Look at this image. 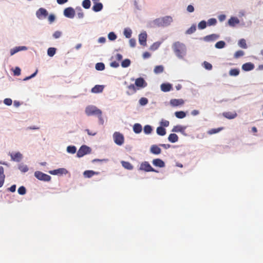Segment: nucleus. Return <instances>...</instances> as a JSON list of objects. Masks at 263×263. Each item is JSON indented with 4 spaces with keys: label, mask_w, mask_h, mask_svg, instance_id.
<instances>
[{
    "label": "nucleus",
    "mask_w": 263,
    "mask_h": 263,
    "mask_svg": "<svg viewBox=\"0 0 263 263\" xmlns=\"http://www.w3.org/2000/svg\"><path fill=\"white\" fill-rule=\"evenodd\" d=\"M173 50L179 58H182L186 53V47L185 45L179 42H176L173 45Z\"/></svg>",
    "instance_id": "nucleus-1"
},
{
    "label": "nucleus",
    "mask_w": 263,
    "mask_h": 263,
    "mask_svg": "<svg viewBox=\"0 0 263 263\" xmlns=\"http://www.w3.org/2000/svg\"><path fill=\"white\" fill-rule=\"evenodd\" d=\"M85 113L88 116L96 115L99 118H102V111L100 109L94 106H88L85 108Z\"/></svg>",
    "instance_id": "nucleus-2"
},
{
    "label": "nucleus",
    "mask_w": 263,
    "mask_h": 263,
    "mask_svg": "<svg viewBox=\"0 0 263 263\" xmlns=\"http://www.w3.org/2000/svg\"><path fill=\"white\" fill-rule=\"evenodd\" d=\"M91 151V149L89 147L85 145H83L81 146L79 149L77 154V156L78 157L81 158L86 154H90Z\"/></svg>",
    "instance_id": "nucleus-3"
},
{
    "label": "nucleus",
    "mask_w": 263,
    "mask_h": 263,
    "mask_svg": "<svg viewBox=\"0 0 263 263\" xmlns=\"http://www.w3.org/2000/svg\"><path fill=\"white\" fill-rule=\"evenodd\" d=\"M113 139L115 143L118 145H122L124 142L123 135L119 132H116L113 134Z\"/></svg>",
    "instance_id": "nucleus-4"
},
{
    "label": "nucleus",
    "mask_w": 263,
    "mask_h": 263,
    "mask_svg": "<svg viewBox=\"0 0 263 263\" xmlns=\"http://www.w3.org/2000/svg\"><path fill=\"white\" fill-rule=\"evenodd\" d=\"M34 176L39 180L44 181H49L51 178L50 176L44 174L40 171H36L34 173Z\"/></svg>",
    "instance_id": "nucleus-5"
},
{
    "label": "nucleus",
    "mask_w": 263,
    "mask_h": 263,
    "mask_svg": "<svg viewBox=\"0 0 263 263\" xmlns=\"http://www.w3.org/2000/svg\"><path fill=\"white\" fill-rule=\"evenodd\" d=\"M172 17L170 16H166L157 20L158 24L162 26H166L172 22Z\"/></svg>",
    "instance_id": "nucleus-6"
},
{
    "label": "nucleus",
    "mask_w": 263,
    "mask_h": 263,
    "mask_svg": "<svg viewBox=\"0 0 263 263\" xmlns=\"http://www.w3.org/2000/svg\"><path fill=\"white\" fill-rule=\"evenodd\" d=\"M139 170L144 171L145 172H158V171H156L154 169L149 163L147 161H144L141 163Z\"/></svg>",
    "instance_id": "nucleus-7"
},
{
    "label": "nucleus",
    "mask_w": 263,
    "mask_h": 263,
    "mask_svg": "<svg viewBox=\"0 0 263 263\" xmlns=\"http://www.w3.org/2000/svg\"><path fill=\"white\" fill-rule=\"evenodd\" d=\"M135 85L139 90L146 87L147 83L143 78H138L135 80Z\"/></svg>",
    "instance_id": "nucleus-8"
},
{
    "label": "nucleus",
    "mask_w": 263,
    "mask_h": 263,
    "mask_svg": "<svg viewBox=\"0 0 263 263\" xmlns=\"http://www.w3.org/2000/svg\"><path fill=\"white\" fill-rule=\"evenodd\" d=\"M75 11L72 7H68L64 10V15L70 18H72L75 15Z\"/></svg>",
    "instance_id": "nucleus-9"
},
{
    "label": "nucleus",
    "mask_w": 263,
    "mask_h": 263,
    "mask_svg": "<svg viewBox=\"0 0 263 263\" xmlns=\"http://www.w3.org/2000/svg\"><path fill=\"white\" fill-rule=\"evenodd\" d=\"M36 15L39 19L45 18L48 15V12L45 9L41 8L36 11Z\"/></svg>",
    "instance_id": "nucleus-10"
},
{
    "label": "nucleus",
    "mask_w": 263,
    "mask_h": 263,
    "mask_svg": "<svg viewBox=\"0 0 263 263\" xmlns=\"http://www.w3.org/2000/svg\"><path fill=\"white\" fill-rule=\"evenodd\" d=\"M147 34L145 32H142L139 35V42L140 45L146 46Z\"/></svg>",
    "instance_id": "nucleus-11"
},
{
    "label": "nucleus",
    "mask_w": 263,
    "mask_h": 263,
    "mask_svg": "<svg viewBox=\"0 0 263 263\" xmlns=\"http://www.w3.org/2000/svg\"><path fill=\"white\" fill-rule=\"evenodd\" d=\"M222 116L227 119H233L237 116V114L235 111L232 112L227 111L223 112L222 113Z\"/></svg>",
    "instance_id": "nucleus-12"
},
{
    "label": "nucleus",
    "mask_w": 263,
    "mask_h": 263,
    "mask_svg": "<svg viewBox=\"0 0 263 263\" xmlns=\"http://www.w3.org/2000/svg\"><path fill=\"white\" fill-rule=\"evenodd\" d=\"M127 88L128 90L126 91V94L128 96H130L135 93L138 90L136 85L133 84H131L130 85H128L127 86Z\"/></svg>",
    "instance_id": "nucleus-13"
},
{
    "label": "nucleus",
    "mask_w": 263,
    "mask_h": 263,
    "mask_svg": "<svg viewBox=\"0 0 263 263\" xmlns=\"http://www.w3.org/2000/svg\"><path fill=\"white\" fill-rule=\"evenodd\" d=\"M184 101L182 99H171L170 101V104L172 106H178L179 105H182L184 104Z\"/></svg>",
    "instance_id": "nucleus-14"
},
{
    "label": "nucleus",
    "mask_w": 263,
    "mask_h": 263,
    "mask_svg": "<svg viewBox=\"0 0 263 263\" xmlns=\"http://www.w3.org/2000/svg\"><path fill=\"white\" fill-rule=\"evenodd\" d=\"M160 87L163 92H168L172 89V85L170 83H163L161 85Z\"/></svg>",
    "instance_id": "nucleus-15"
},
{
    "label": "nucleus",
    "mask_w": 263,
    "mask_h": 263,
    "mask_svg": "<svg viewBox=\"0 0 263 263\" xmlns=\"http://www.w3.org/2000/svg\"><path fill=\"white\" fill-rule=\"evenodd\" d=\"M104 89L103 85H96L92 88L91 91L92 93H97L102 92Z\"/></svg>",
    "instance_id": "nucleus-16"
},
{
    "label": "nucleus",
    "mask_w": 263,
    "mask_h": 263,
    "mask_svg": "<svg viewBox=\"0 0 263 263\" xmlns=\"http://www.w3.org/2000/svg\"><path fill=\"white\" fill-rule=\"evenodd\" d=\"M49 173L51 175H58L59 174H65L66 173H67V171L65 168H59L57 170L50 171L49 172Z\"/></svg>",
    "instance_id": "nucleus-17"
},
{
    "label": "nucleus",
    "mask_w": 263,
    "mask_h": 263,
    "mask_svg": "<svg viewBox=\"0 0 263 263\" xmlns=\"http://www.w3.org/2000/svg\"><path fill=\"white\" fill-rule=\"evenodd\" d=\"M153 164L160 167H163L165 166L164 162L160 159H155L153 160Z\"/></svg>",
    "instance_id": "nucleus-18"
},
{
    "label": "nucleus",
    "mask_w": 263,
    "mask_h": 263,
    "mask_svg": "<svg viewBox=\"0 0 263 263\" xmlns=\"http://www.w3.org/2000/svg\"><path fill=\"white\" fill-rule=\"evenodd\" d=\"M239 23V20L236 17H231L228 21V24L230 26L234 27Z\"/></svg>",
    "instance_id": "nucleus-19"
},
{
    "label": "nucleus",
    "mask_w": 263,
    "mask_h": 263,
    "mask_svg": "<svg viewBox=\"0 0 263 263\" xmlns=\"http://www.w3.org/2000/svg\"><path fill=\"white\" fill-rule=\"evenodd\" d=\"M186 129V127L182 126L180 125H177L176 126H174L172 131L173 132H180L181 133H183Z\"/></svg>",
    "instance_id": "nucleus-20"
},
{
    "label": "nucleus",
    "mask_w": 263,
    "mask_h": 263,
    "mask_svg": "<svg viewBox=\"0 0 263 263\" xmlns=\"http://www.w3.org/2000/svg\"><path fill=\"white\" fill-rule=\"evenodd\" d=\"M11 158L12 160L19 162L22 158V155L20 152H17L11 154Z\"/></svg>",
    "instance_id": "nucleus-21"
},
{
    "label": "nucleus",
    "mask_w": 263,
    "mask_h": 263,
    "mask_svg": "<svg viewBox=\"0 0 263 263\" xmlns=\"http://www.w3.org/2000/svg\"><path fill=\"white\" fill-rule=\"evenodd\" d=\"M151 152L155 155L160 154L161 152V149L156 145H153L151 147Z\"/></svg>",
    "instance_id": "nucleus-22"
},
{
    "label": "nucleus",
    "mask_w": 263,
    "mask_h": 263,
    "mask_svg": "<svg viewBox=\"0 0 263 263\" xmlns=\"http://www.w3.org/2000/svg\"><path fill=\"white\" fill-rule=\"evenodd\" d=\"M254 68V65L251 63H246L242 66V69L245 71H250Z\"/></svg>",
    "instance_id": "nucleus-23"
},
{
    "label": "nucleus",
    "mask_w": 263,
    "mask_h": 263,
    "mask_svg": "<svg viewBox=\"0 0 263 263\" xmlns=\"http://www.w3.org/2000/svg\"><path fill=\"white\" fill-rule=\"evenodd\" d=\"M121 163L122 166L124 168L128 170H132L133 169V166L130 162L125 161H122Z\"/></svg>",
    "instance_id": "nucleus-24"
},
{
    "label": "nucleus",
    "mask_w": 263,
    "mask_h": 263,
    "mask_svg": "<svg viewBox=\"0 0 263 263\" xmlns=\"http://www.w3.org/2000/svg\"><path fill=\"white\" fill-rule=\"evenodd\" d=\"M168 140L172 143H175L178 141V137L176 134H171L168 137Z\"/></svg>",
    "instance_id": "nucleus-25"
},
{
    "label": "nucleus",
    "mask_w": 263,
    "mask_h": 263,
    "mask_svg": "<svg viewBox=\"0 0 263 263\" xmlns=\"http://www.w3.org/2000/svg\"><path fill=\"white\" fill-rule=\"evenodd\" d=\"M103 9V5L101 3L95 4L93 5L92 9L95 12L100 11Z\"/></svg>",
    "instance_id": "nucleus-26"
},
{
    "label": "nucleus",
    "mask_w": 263,
    "mask_h": 263,
    "mask_svg": "<svg viewBox=\"0 0 263 263\" xmlns=\"http://www.w3.org/2000/svg\"><path fill=\"white\" fill-rule=\"evenodd\" d=\"M142 126L139 123H136L134 125L133 130L136 134H139L142 131Z\"/></svg>",
    "instance_id": "nucleus-27"
},
{
    "label": "nucleus",
    "mask_w": 263,
    "mask_h": 263,
    "mask_svg": "<svg viewBox=\"0 0 263 263\" xmlns=\"http://www.w3.org/2000/svg\"><path fill=\"white\" fill-rule=\"evenodd\" d=\"M96 174H98V173L90 170L85 171L83 173L84 177L86 178H90Z\"/></svg>",
    "instance_id": "nucleus-28"
},
{
    "label": "nucleus",
    "mask_w": 263,
    "mask_h": 263,
    "mask_svg": "<svg viewBox=\"0 0 263 263\" xmlns=\"http://www.w3.org/2000/svg\"><path fill=\"white\" fill-rule=\"evenodd\" d=\"M239 46L243 49H247L248 46L246 44V41L244 39H240L238 43Z\"/></svg>",
    "instance_id": "nucleus-29"
},
{
    "label": "nucleus",
    "mask_w": 263,
    "mask_h": 263,
    "mask_svg": "<svg viewBox=\"0 0 263 263\" xmlns=\"http://www.w3.org/2000/svg\"><path fill=\"white\" fill-rule=\"evenodd\" d=\"M157 133L159 135L164 136L166 134V130L162 126H159L157 128Z\"/></svg>",
    "instance_id": "nucleus-30"
},
{
    "label": "nucleus",
    "mask_w": 263,
    "mask_h": 263,
    "mask_svg": "<svg viewBox=\"0 0 263 263\" xmlns=\"http://www.w3.org/2000/svg\"><path fill=\"white\" fill-rule=\"evenodd\" d=\"M223 129V127H219L217 128H212L208 132L209 135H213L219 133Z\"/></svg>",
    "instance_id": "nucleus-31"
},
{
    "label": "nucleus",
    "mask_w": 263,
    "mask_h": 263,
    "mask_svg": "<svg viewBox=\"0 0 263 263\" xmlns=\"http://www.w3.org/2000/svg\"><path fill=\"white\" fill-rule=\"evenodd\" d=\"M176 117L179 119H182L186 116V114L183 111H176L175 113Z\"/></svg>",
    "instance_id": "nucleus-32"
},
{
    "label": "nucleus",
    "mask_w": 263,
    "mask_h": 263,
    "mask_svg": "<svg viewBox=\"0 0 263 263\" xmlns=\"http://www.w3.org/2000/svg\"><path fill=\"white\" fill-rule=\"evenodd\" d=\"M77 151V148L75 146H68L67 147V152L70 154H75Z\"/></svg>",
    "instance_id": "nucleus-33"
},
{
    "label": "nucleus",
    "mask_w": 263,
    "mask_h": 263,
    "mask_svg": "<svg viewBox=\"0 0 263 263\" xmlns=\"http://www.w3.org/2000/svg\"><path fill=\"white\" fill-rule=\"evenodd\" d=\"M91 2L90 0H84L82 2V6L85 9H89L90 7Z\"/></svg>",
    "instance_id": "nucleus-34"
},
{
    "label": "nucleus",
    "mask_w": 263,
    "mask_h": 263,
    "mask_svg": "<svg viewBox=\"0 0 263 263\" xmlns=\"http://www.w3.org/2000/svg\"><path fill=\"white\" fill-rule=\"evenodd\" d=\"M226 45V43L224 41H220L217 42L215 45V47L218 49H221L223 48Z\"/></svg>",
    "instance_id": "nucleus-35"
},
{
    "label": "nucleus",
    "mask_w": 263,
    "mask_h": 263,
    "mask_svg": "<svg viewBox=\"0 0 263 263\" xmlns=\"http://www.w3.org/2000/svg\"><path fill=\"white\" fill-rule=\"evenodd\" d=\"M164 68L162 65H159L155 67L154 72L155 73H160L163 71Z\"/></svg>",
    "instance_id": "nucleus-36"
},
{
    "label": "nucleus",
    "mask_w": 263,
    "mask_h": 263,
    "mask_svg": "<svg viewBox=\"0 0 263 263\" xmlns=\"http://www.w3.org/2000/svg\"><path fill=\"white\" fill-rule=\"evenodd\" d=\"M239 73V70L238 69H232L229 71V74L231 76H237Z\"/></svg>",
    "instance_id": "nucleus-37"
},
{
    "label": "nucleus",
    "mask_w": 263,
    "mask_h": 263,
    "mask_svg": "<svg viewBox=\"0 0 263 263\" xmlns=\"http://www.w3.org/2000/svg\"><path fill=\"white\" fill-rule=\"evenodd\" d=\"M55 51H56V49L55 48H53V47L49 48L47 50L48 55L49 57H53L55 54Z\"/></svg>",
    "instance_id": "nucleus-38"
},
{
    "label": "nucleus",
    "mask_w": 263,
    "mask_h": 263,
    "mask_svg": "<svg viewBox=\"0 0 263 263\" xmlns=\"http://www.w3.org/2000/svg\"><path fill=\"white\" fill-rule=\"evenodd\" d=\"M130 64V61L129 59H125L121 63L122 67L126 68L128 67Z\"/></svg>",
    "instance_id": "nucleus-39"
},
{
    "label": "nucleus",
    "mask_w": 263,
    "mask_h": 263,
    "mask_svg": "<svg viewBox=\"0 0 263 263\" xmlns=\"http://www.w3.org/2000/svg\"><path fill=\"white\" fill-rule=\"evenodd\" d=\"M95 67L98 70H103L105 69V65L103 63H98L96 64Z\"/></svg>",
    "instance_id": "nucleus-40"
},
{
    "label": "nucleus",
    "mask_w": 263,
    "mask_h": 263,
    "mask_svg": "<svg viewBox=\"0 0 263 263\" xmlns=\"http://www.w3.org/2000/svg\"><path fill=\"white\" fill-rule=\"evenodd\" d=\"M196 30V27L195 25H193L190 28L186 31V34H191L194 33Z\"/></svg>",
    "instance_id": "nucleus-41"
},
{
    "label": "nucleus",
    "mask_w": 263,
    "mask_h": 263,
    "mask_svg": "<svg viewBox=\"0 0 263 263\" xmlns=\"http://www.w3.org/2000/svg\"><path fill=\"white\" fill-rule=\"evenodd\" d=\"M143 130L145 134H149L152 131V128L150 125H146L144 127Z\"/></svg>",
    "instance_id": "nucleus-42"
},
{
    "label": "nucleus",
    "mask_w": 263,
    "mask_h": 263,
    "mask_svg": "<svg viewBox=\"0 0 263 263\" xmlns=\"http://www.w3.org/2000/svg\"><path fill=\"white\" fill-rule=\"evenodd\" d=\"M139 104L141 105L144 106V105H146L148 103V99L147 98H144V97H142V98L140 99V100L139 101Z\"/></svg>",
    "instance_id": "nucleus-43"
},
{
    "label": "nucleus",
    "mask_w": 263,
    "mask_h": 263,
    "mask_svg": "<svg viewBox=\"0 0 263 263\" xmlns=\"http://www.w3.org/2000/svg\"><path fill=\"white\" fill-rule=\"evenodd\" d=\"M244 54H245V52L242 50H238L235 53V54L234 55V57L235 59H238V58H240V57L243 56L244 55Z\"/></svg>",
    "instance_id": "nucleus-44"
},
{
    "label": "nucleus",
    "mask_w": 263,
    "mask_h": 263,
    "mask_svg": "<svg viewBox=\"0 0 263 263\" xmlns=\"http://www.w3.org/2000/svg\"><path fill=\"white\" fill-rule=\"evenodd\" d=\"M132 30L130 29H125L124 30V35L127 38H130L132 35Z\"/></svg>",
    "instance_id": "nucleus-45"
},
{
    "label": "nucleus",
    "mask_w": 263,
    "mask_h": 263,
    "mask_svg": "<svg viewBox=\"0 0 263 263\" xmlns=\"http://www.w3.org/2000/svg\"><path fill=\"white\" fill-rule=\"evenodd\" d=\"M198 28L199 29H203L206 27V22L205 21H201L198 25Z\"/></svg>",
    "instance_id": "nucleus-46"
},
{
    "label": "nucleus",
    "mask_w": 263,
    "mask_h": 263,
    "mask_svg": "<svg viewBox=\"0 0 263 263\" xmlns=\"http://www.w3.org/2000/svg\"><path fill=\"white\" fill-rule=\"evenodd\" d=\"M203 67L207 70H210L212 69V65L210 63L204 61L203 63Z\"/></svg>",
    "instance_id": "nucleus-47"
},
{
    "label": "nucleus",
    "mask_w": 263,
    "mask_h": 263,
    "mask_svg": "<svg viewBox=\"0 0 263 263\" xmlns=\"http://www.w3.org/2000/svg\"><path fill=\"white\" fill-rule=\"evenodd\" d=\"M17 192L19 194L23 195L26 194V190L24 186H22L18 189Z\"/></svg>",
    "instance_id": "nucleus-48"
},
{
    "label": "nucleus",
    "mask_w": 263,
    "mask_h": 263,
    "mask_svg": "<svg viewBox=\"0 0 263 263\" xmlns=\"http://www.w3.org/2000/svg\"><path fill=\"white\" fill-rule=\"evenodd\" d=\"M19 170L23 173H25L28 171V168L27 165H20L18 166Z\"/></svg>",
    "instance_id": "nucleus-49"
},
{
    "label": "nucleus",
    "mask_w": 263,
    "mask_h": 263,
    "mask_svg": "<svg viewBox=\"0 0 263 263\" xmlns=\"http://www.w3.org/2000/svg\"><path fill=\"white\" fill-rule=\"evenodd\" d=\"M207 23L209 26L215 25L217 23V20L214 18H211L208 21Z\"/></svg>",
    "instance_id": "nucleus-50"
},
{
    "label": "nucleus",
    "mask_w": 263,
    "mask_h": 263,
    "mask_svg": "<svg viewBox=\"0 0 263 263\" xmlns=\"http://www.w3.org/2000/svg\"><path fill=\"white\" fill-rule=\"evenodd\" d=\"M108 37L110 41H114L117 38V35L113 32H109L108 35Z\"/></svg>",
    "instance_id": "nucleus-51"
},
{
    "label": "nucleus",
    "mask_w": 263,
    "mask_h": 263,
    "mask_svg": "<svg viewBox=\"0 0 263 263\" xmlns=\"http://www.w3.org/2000/svg\"><path fill=\"white\" fill-rule=\"evenodd\" d=\"M20 51V47H15L13 49H11L10 50V54H11V55H12Z\"/></svg>",
    "instance_id": "nucleus-52"
},
{
    "label": "nucleus",
    "mask_w": 263,
    "mask_h": 263,
    "mask_svg": "<svg viewBox=\"0 0 263 263\" xmlns=\"http://www.w3.org/2000/svg\"><path fill=\"white\" fill-rule=\"evenodd\" d=\"M21 69L19 67H15V69L13 70L14 75L17 76H20L21 74Z\"/></svg>",
    "instance_id": "nucleus-53"
},
{
    "label": "nucleus",
    "mask_w": 263,
    "mask_h": 263,
    "mask_svg": "<svg viewBox=\"0 0 263 263\" xmlns=\"http://www.w3.org/2000/svg\"><path fill=\"white\" fill-rule=\"evenodd\" d=\"M161 126L167 127L169 125L170 122L167 120H162L160 123Z\"/></svg>",
    "instance_id": "nucleus-54"
},
{
    "label": "nucleus",
    "mask_w": 263,
    "mask_h": 263,
    "mask_svg": "<svg viewBox=\"0 0 263 263\" xmlns=\"http://www.w3.org/2000/svg\"><path fill=\"white\" fill-rule=\"evenodd\" d=\"M61 35H62V32L61 31H57L53 34V36L55 39H58V38H59L61 36Z\"/></svg>",
    "instance_id": "nucleus-55"
},
{
    "label": "nucleus",
    "mask_w": 263,
    "mask_h": 263,
    "mask_svg": "<svg viewBox=\"0 0 263 263\" xmlns=\"http://www.w3.org/2000/svg\"><path fill=\"white\" fill-rule=\"evenodd\" d=\"M4 103L7 105H11L12 104V101L11 99L6 98L4 100Z\"/></svg>",
    "instance_id": "nucleus-56"
},
{
    "label": "nucleus",
    "mask_w": 263,
    "mask_h": 263,
    "mask_svg": "<svg viewBox=\"0 0 263 263\" xmlns=\"http://www.w3.org/2000/svg\"><path fill=\"white\" fill-rule=\"evenodd\" d=\"M129 43L130 47H134L136 45V40L134 39H130L129 41Z\"/></svg>",
    "instance_id": "nucleus-57"
},
{
    "label": "nucleus",
    "mask_w": 263,
    "mask_h": 263,
    "mask_svg": "<svg viewBox=\"0 0 263 263\" xmlns=\"http://www.w3.org/2000/svg\"><path fill=\"white\" fill-rule=\"evenodd\" d=\"M0 178L5 179V175L4 174V168L3 166H0Z\"/></svg>",
    "instance_id": "nucleus-58"
},
{
    "label": "nucleus",
    "mask_w": 263,
    "mask_h": 263,
    "mask_svg": "<svg viewBox=\"0 0 263 263\" xmlns=\"http://www.w3.org/2000/svg\"><path fill=\"white\" fill-rule=\"evenodd\" d=\"M77 15L79 18H82L84 17V13L81 8H79V11L78 12Z\"/></svg>",
    "instance_id": "nucleus-59"
},
{
    "label": "nucleus",
    "mask_w": 263,
    "mask_h": 263,
    "mask_svg": "<svg viewBox=\"0 0 263 263\" xmlns=\"http://www.w3.org/2000/svg\"><path fill=\"white\" fill-rule=\"evenodd\" d=\"M55 16L53 14H50L48 17V21L50 23H53L55 21Z\"/></svg>",
    "instance_id": "nucleus-60"
},
{
    "label": "nucleus",
    "mask_w": 263,
    "mask_h": 263,
    "mask_svg": "<svg viewBox=\"0 0 263 263\" xmlns=\"http://www.w3.org/2000/svg\"><path fill=\"white\" fill-rule=\"evenodd\" d=\"M218 36L216 34H212L209 36H207L206 37L208 38L210 40H214L217 38Z\"/></svg>",
    "instance_id": "nucleus-61"
},
{
    "label": "nucleus",
    "mask_w": 263,
    "mask_h": 263,
    "mask_svg": "<svg viewBox=\"0 0 263 263\" xmlns=\"http://www.w3.org/2000/svg\"><path fill=\"white\" fill-rule=\"evenodd\" d=\"M37 72V70H36L35 71V72L34 73H33L32 74H31V76H30L29 77H27L25 78H24V81H27L33 77H34L36 74Z\"/></svg>",
    "instance_id": "nucleus-62"
},
{
    "label": "nucleus",
    "mask_w": 263,
    "mask_h": 263,
    "mask_svg": "<svg viewBox=\"0 0 263 263\" xmlns=\"http://www.w3.org/2000/svg\"><path fill=\"white\" fill-rule=\"evenodd\" d=\"M187 10L189 12H193L194 11V8L192 5H190L187 7Z\"/></svg>",
    "instance_id": "nucleus-63"
},
{
    "label": "nucleus",
    "mask_w": 263,
    "mask_h": 263,
    "mask_svg": "<svg viewBox=\"0 0 263 263\" xmlns=\"http://www.w3.org/2000/svg\"><path fill=\"white\" fill-rule=\"evenodd\" d=\"M119 63L118 62H117L116 61L112 62L110 63V66H111L112 67L117 68V67H119Z\"/></svg>",
    "instance_id": "nucleus-64"
}]
</instances>
